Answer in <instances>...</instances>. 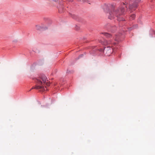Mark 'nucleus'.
I'll list each match as a JSON object with an SVG mask.
<instances>
[{"instance_id":"nucleus-9","label":"nucleus","mask_w":155,"mask_h":155,"mask_svg":"<svg viewBox=\"0 0 155 155\" xmlns=\"http://www.w3.org/2000/svg\"><path fill=\"white\" fill-rule=\"evenodd\" d=\"M104 11L107 12L108 11L109 8L107 7V6L106 5H105L104 7Z\"/></svg>"},{"instance_id":"nucleus-7","label":"nucleus","mask_w":155,"mask_h":155,"mask_svg":"<svg viewBox=\"0 0 155 155\" xmlns=\"http://www.w3.org/2000/svg\"><path fill=\"white\" fill-rule=\"evenodd\" d=\"M102 34L104 35H105L107 37L110 38L111 37V35L107 33H105V32H104L102 33Z\"/></svg>"},{"instance_id":"nucleus-14","label":"nucleus","mask_w":155,"mask_h":155,"mask_svg":"<svg viewBox=\"0 0 155 155\" xmlns=\"http://www.w3.org/2000/svg\"><path fill=\"white\" fill-rule=\"evenodd\" d=\"M68 1H69V2H72V0H68Z\"/></svg>"},{"instance_id":"nucleus-8","label":"nucleus","mask_w":155,"mask_h":155,"mask_svg":"<svg viewBox=\"0 0 155 155\" xmlns=\"http://www.w3.org/2000/svg\"><path fill=\"white\" fill-rule=\"evenodd\" d=\"M135 15L134 14L132 15L130 17V20H133L135 18Z\"/></svg>"},{"instance_id":"nucleus-6","label":"nucleus","mask_w":155,"mask_h":155,"mask_svg":"<svg viewBox=\"0 0 155 155\" xmlns=\"http://www.w3.org/2000/svg\"><path fill=\"white\" fill-rule=\"evenodd\" d=\"M36 29L38 30H41L44 28L43 26L40 25H37L35 26Z\"/></svg>"},{"instance_id":"nucleus-15","label":"nucleus","mask_w":155,"mask_h":155,"mask_svg":"<svg viewBox=\"0 0 155 155\" xmlns=\"http://www.w3.org/2000/svg\"><path fill=\"white\" fill-rule=\"evenodd\" d=\"M102 51V49H101V50H100V51Z\"/></svg>"},{"instance_id":"nucleus-12","label":"nucleus","mask_w":155,"mask_h":155,"mask_svg":"<svg viewBox=\"0 0 155 155\" xmlns=\"http://www.w3.org/2000/svg\"><path fill=\"white\" fill-rule=\"evenodd\" d=\"M49 1L51 2H58V0H49Z\"/></svg>"},{"instance_id":"nucleus-10","label":"nucleus","mask_w":155,"mask_h":155,"mask_svg":"<svg viewBox=\"0 0 155 155\" xmlns=\"http://www.w3.org/2000/svg\"><path fill=\"white\" fill-rule=\"evenodd\" d=\"M120 37V36H119V35L118 36V35H117L116 36V37H115V38L114 39L115 40V41H118L119 38Z\"/></svg>"},{"instance_id":"nucleus-4","label":"nucleus","mask_w":155,"mask_h":155,"mask_svg":"<svg viewBox=\"0 0 155 155\" xmlns=\"http://www.w3.org/2000/svg\"><path fill=\"white\" fill-rule=\"evenodd\" d=\"M113 51V48L108 46L105 47L104 49V52L106 54L107 56H110L112 53Z\"/></svg>"},{"instance_id":"nucleus-3","label":"nucleus","mask_w":155,"mask_h":155,"mask_svg":"<svg viewBox=\"0 0 155 155\" xmlns=\"http://www.w3.org/2000/svg\"><path fill=\"white\" fill-rule=\"evenodd\" d=\"M64 2L61 1L58 2V4L57 5L58 12L60 13H62L64 12L65 9L64 8Z\"/></svg>"},{"instance_id":"nucleus-2","label":"nucleus","mask_w":155,"mask_h":155,"mask_svg":"<svg viewBox=\"0 0 155 155\" xmlns=\"http://www.w3.org/2000/svg\"><path fill=\"white\" fill-rule=\"evenodd\" d=\"M47 77L44 75H41L40 77L38 78H35V81L36 82V85L34 87H32L31 89H35L40 90L41 91H44L45 90V88L42 84L43 83H45L47 86H49L50 83L47 80Z\"/></svg>"},{"instance_id":"nucleus-5","label":"nucleus","mask_w":155,"mask_h":155,"mask_svg":"<svg viewBox=\"0 0 155 155\" xmlns=\"http://www.w3.org/2000/svg\"><path fill=\"white\" fill-rule=\"evenodd\" d=\"M141 0H136L132 5L130 4L129 9L130 10H135L137 6L138 3L140 2Z\"/></svg>"},{"instance_id":"nucleus-13","label":"nucleus","mask_w":155,"mask_h":155,"mask_svg":"<svg viewBox=\"0 0 155 155\" xmlns=\"http://www.w3.org/2000/svg\"><path fill=\"white\" fill-rule=\"evenodd\" d=\"M87 0H82V1L84 2H87Z\"/></svg>"},{"instance_id":"nucleus-1","label":"nucleus","mask_w":155,"mask_h":155,"mask_svg":"<svg viewBox=\"0 0 155 155\" xmlns=\"http://www.w3.org/2000/svg\"><path fill=\"white\" fill-rule=\"evenodd\" d=\"M129 0H126V2H125L126 4L124 3H123V6H120V8H114L110 11H109V12L107 13L108 14L107 15L108 18L110 19H112L115 18L116 17L117 20L119 21L124 20L123 18L120 17H119L118 16L124 14L125 11L124 7H125L126 8H127V4Z\"/></svg>"},{"instance_id":"nucleus-11","label":"nucleus","mask_w":155,"mask_h":155,"mask_svg":"<svg viewBox=\"0 0 155 155\" xmlns=\"http://www.w3.org/2000/svg\"><path fill=\"white\" fill-rule=\"evenodd\" d=\"M116 30V27L114 26L113 27L111 28V32H114Z\"/></svg>"}]
</instances>
